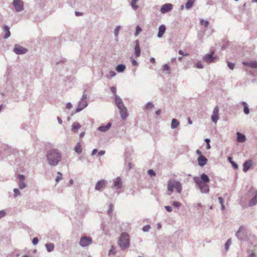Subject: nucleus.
<instances>
[{"label": "nucleus", "instance_id": "50", "mask_svg": "<svg viewBox=\"0 0 257 257\" xmlns=\"http://www.w3.org/2000/svg\"><path fill=\"white\" fill-rule=\"evenodd\" d=\"M119 29H120V27L119 26L116 27V28L115 29L114 34H115V36L116 37H117L118 36V31H119Z\"/></svg>", "mask_w": 257, "mask_h": 257}, {"label": "nucleus", "instance_id": "24", "mask_svg": "<svg viewBox=\"0 0 257 257\" xmlns=\"http://www.w3.org/2000/svg\"><path fill=\"white\" fill-rule=\"evenodd\" d=\"M136 46H135V54H136V56L138 57L140 56V52H141L139 43L138 40H137L136 41Z\"/></svg>", "mask_w": 257, "mask_h": 257}, {"label": "nucleus", "instance_id": "18", "mask_svg": "<svg viewBox=\"0 0 257 257\" xmlns=\"http://www.w3.org/2000/svg\"><path fill=\"white\" fill-rule=\"evenodd\" d=\"M237 139L236 141L238 143H243L246 141V137L245 135L240 133L237 132L236 133Z\"/></svg>", "mask_w": 257, "mask_h": 257}, {"label": "nucleus", "instance_id": "45", "mask_svg": "<svg viewBox=\"0 0 257 257\" xmlns=\"http://www.w3.org/2000/svg\"><path fill=\"white\" fill-rule=\"evenodd\" d=\"M172 205L175 207H177V208H179L181 206V204L179 202H177V201H174L172 203Z\"/></svg>", "mask_w": 257, "mask_h": 257}, {"label": "nucleus", "instance_id": "28", "mask_svg": "<svg viewBox=\"0 0 257 257\" xmlns=\"http://www.w3.org/2000/svg\"><path fill=\"white\" fill-rule=\"evenodd\" d=\"M161 70L166 74H168L170 73V69L169 65H163Z\"/></svg>", "mask_w": 257, "mask_h": 257}, {"label": "nucleus", "instance_id": "9", "mask_svg": "<svg viewBox=\"0 0 257 257\" xmlns=\"http://www.w3.org/2000/svg\"><path fill=\"white\" fill-rule=\"evenodd\" d=\"M88 106L87 101H83L80 100L77 108L75 110L76 113L79 112Z\"/></svg>", "mask_w": 257, "mask_h": 257}, {"label": "nucleus", "instance_id": "51", "mask_svg": "<svg viewBox=\"0 0 257 257\" xmlns=\"http://www.w3.org/2000/svg\"><path fill=\"white\" fill-rule=\"evenodd\" d=\"M109 209L108 210V213L109 214H110L112 212V208H113L112 204H109Z\"/></svg>", "mask_w": 257, "mask_h": 257}, {"label": "nucleus", "instance_id": "31", "mask_svg": "<svg viewBox=\"0 0 257 257\" xmlns=\"http://www.w3.org/2000/svg\"><path fill=\"white\" fill-rule=\"evenodd\" d=\"M18 186L20 189L23 190L27 187V185L25 182L19 181Z\"/></svg>", "mask_w": 257, "mask_h": 257}, {"label": "nucleus", "instance_id": "17", "mask_svg": "<svg viewBox=\"0 0 257 257\" xmlns=\"http://www.w3.org/2000/svg\"><path fill=\"white\" fill-rule=\"evenodd\" d=\"M257 204V191L254 196L248 202V206L253 207Z\"/></svg>", "mask_w": 257, "mask_h": 257}, {"label": "nucleus", "instance_id": "14", "mask_svg": "<svg viewBox=\"0 0 257 257\" xmlns=\"http://www.w3.org/2000/svg\"><path fill=\"white\" fill-rule=\"evenodd\" d=\"M173 8V6L171 4H166L163 5L161 9V12L162 13L164 14L169 11H170Z\"/></svg>", "mask_w": 257, "mask_h": 257}, {"label": "nucleus", "instance_id": "35", "mask_svg": "<svg viewBox=\"0 0 257 257\" xmlns=\"http://www.w3.org/2000/svg\"><path fill=\"white\" fill-rule=\"evenodd\" d=\"M125 68V65H117L116 67V70L118 72H123Z\"/></svg>", "mask_w": 257, "mask_h": 257}, {"label": "nucleus", "instance_id": "22", "mask_svg": "<svg viewBox=\"0 0 257 257\" xmlns=\"http://www.w3.org/2000/svg\"><path fill=\"white\" fill-rule=\"evenodd\" d=\"M166 31V27L164 25H161L159 27V32L158 34V37L161 38L162 37L163 34L165 33Z\"/></svg>", "mask_w": 257, "mask_h": 257}, {"label": "nucleus", "instance_id": "36", "mask_svg": "<svg viewBox=\"0 0 257 257\" xmlns=\"http://www.w3.org/2000/svg\"><path fill=\"white\" fill-rule=\"evenodd\" d=\"M13 191H14V198H17L19 196L21 195V191H20L19 189H18V188H15V189H14Z\"/></svg>", "mask_w": 257, "mask_h": 257}, {"label": "nucleus", "instance_id": "27", "mask_svg": "<svg viewBox=\"0 0 257 257\" xmlns=\"http://www.w3.org/2000/svg\"><path fill=\"white\" fill-rule=\"evenodd\" d=\"M241 104L243 106V112L245 114H248L249 113V109L248 107L247 104L244 102L242 101Z\"/></svg>", "mask_w": 257, "mask_h": 257}, {"label": "nucleus", "instance_id": "59", "mask_svg": "<svg viewBox=\"0 0 257 257\" xmlns=\"http://www.w3.org/2000/svg\"><path fill=\"white\" fill-rule=\"evenodd\" d=\"M20 165L22 166V167H24V166H29V163H27V164L25 163V162H24V163H21V164H20Z\"/></svg>", "mask_w": 257, "mask_h": 257}, {"label": "nucleus", "instance_id": "25", "mask_svg": "<svg viewBox=\"0 0 257 257\" xmlns=\"http://www.w3.org/2000/svg\"><path fill=\"white\" fill-rule=\"evenodd\" d=\"M45 247L48 252H52L54 249V245L53 243H49L45 244Z\"/></svg>", "mask_w": 257, "mask_h": 257}, {"label": "nucleus", "instance_id": "37", "mask_svg": "<svg viewBox=\"0 0 257 257\" xmlns=\"http://www.w3.org/2000/svg\"><path fill=\"white\" fill-rule=\"evenodd\" d=\"M218 201H219V203L221 205V209L222 210H224L225 209V206L224 205V201H223V199L222 197H219L218 198Z\"/></svg>", "mask_w": 257, "mask_h": 257}, {"label": "nucleus", "instance_id": "46", "mask_svg": "<svg viewBox=\"0 0 257 257\" xmlns=\"http://www.w3.org/2000/svg\"><path fill=\"white\" fill-rule=\"evenodd\" d=\"M249 67V68L251 70H252L253 71H254L255 70L257 69V65H247ZM252 74H254V72H252Z\"/></svg>", "mask_w": 257, "mask_h": 257}, {"label": "nucleus", "instance_id": "15", "mask_svg": "<svg viewBox=\"0 0 257 257\" xmlns=\"http://www.w3.org/2000/svg\"><path fill=\"white\" fill-rule=\"evenodd\" d=\"M252 160H248L245 161L243 164V171L244 172H246L250 169V168L252 166Z\"/></svg>", "mask_w": 257, "mask_h": 257}, {"label": "nucleus", "instance_id": "33", "mask_svg": "<svg viewBox=\"0 0 257 257\" xmlns=\"http://www.w3.org/2000/svg\"><path fill=\"white\" fill-rule=\"evenodd\" d=\"M244 229V227L241 226H240L238 231L236 232V233H235V236L238 238V239H240V235H241V232H242L243 231Z\"/></svg>", "mask_w": 257, "mask_h": 257}, {"label": "nucleus", "instance_id": "13", "mask_svg": "<svg viewBox=\"0 0 257 257\" xmlns=\"http://www.w3.org/2000/svg\"><path fill=\"white\" fill-rule=\"evenodd\" d=\"M114 99H115V104L118 109L125 106L124 105V104L122 102V99L119 96L116 95Z\"/></svg>", "mask_w": 257, "mask_h": 257}, {"label": "nucleus", "instance_id": "49", "mask_svg": "<svg viewBox=\"0 0 257 257\" xmlns=\"http://www.w3.org/2000/svg\"><path fill=\"white\" fill-rule=\"evenodd\" d=\"M109 74L110 78H112V77L115 76L116 75V73L115 72V71H112V70H110L109 71Z\"/></svg>", "mask_w": 257, "mask_h": 257}, {"label": "nucleus", "instance_id": "47", "mask_svg": "<svg viewBox=\"0 0 257 257\" xmlns=\"http://www.w3.org/2000/svg\"><path fill=\"white\" fill-rule=\"evenodd\" d=\"M111 92L113 93V94H114V98L115 97V96L116 95H117L116 93V88L114 86L113 87H111Z\"/></svg>", "mask_w": 257, "mask_h": 257}, {"label": "nucleus", "instance_id": "20", "mask_svg": "<svg viewBox=\"0 0 257 257\" xmlns=\"http://www.w3.org/2000/svg\"><path fill=\"white\" fill-rule=\"evenodd\" d=\"M213 53L212 52L209 54H207L204 57V61L208 63H211L213 62V60L214 58L213 57Z\"/></svg>", "mask_w": 257, "mask_h": 257}, {"label": "nucleus", "instance_id": "6", "mask_svg": "<svg viewBox=\"0 0 257 257\" xmlns=\"http://www.w3.org/2000/svg\"><path fill=\"white\" fill-rule=\"evenodd\" d=\"M14 52L18 55L24 54L28 52V49L19 44H16L14 48Z\"/></svg>", "mask_w": 257, "mask_h": 257}, {"label": "nucleus", "instance_id": "61", "mask_svg": "<svg viewBox=\"0 0 257 257\" xmlns=\"http://www.w3.org/2000/svg\"><path fill=\"white\" fill-rule=\"evenodd\" d=\"M97 150L95 149H93L92 153H91V156H94V155H95V154L97 153Z\"/></svg>", "mask_w": 257, "mask_h": 257}, {"label": "nucleus", "instance_id": "48", "mask_svg": "<svg viewBox=\"0 0 257 257\" xmlns=\"http://www.w3.org/2000/svg\"><path fill=\"white\" fill-rule=\"evenodd\" d=\"M39 242L38 238L37 237H34L33 238L32 240V243L33 245H36L38 244Z\"/></svg>", "mask_w": 257, "mask_h": 257}, {"label": "nucleus", "instance_id": "64", "mask_svg": "<svg viewBox=\"0 0 257 257\" xmlns=\"http://www.w3.org/2000/svg\"><path fill=\"white\" fill-rule=\"evenodd\" d=\"M248 257H255V255L252 253L248 255Z\"/></svg>", "mask_w": 257, "mask_h": 257}, {"label": "nucleus", "instance_id": "5", "mask_svg": "<svg viewBox=\"0 0 257 257\" xmlns=\"http://www.w3.org/2000/svg\"><path fill=\"white\" fill-rule=\"evenodd\" d=\"M92 242V238L87 236H82L80 238L79 244L83 247H87L90 245Z\"/></svg>", "mask_w": 257, "mask_h": 257}, {"label": "nucleus", "instance_id": "26", "mask_svg": "<svg viewBox=\"0 0 257 257\" xmlns=\"http://www.w3.org/2000/svg\"><path fill=\"white\" fill-rule=\"evenodd\" d=\"M75 152L78 154H80L82 152V148L80 143H78L74 147Z\"/></svg>", "mask_w": 257, "mask_h": 257}, {"label": "nucleus", "instance_id": "7", "mask_svg": "<svg viewBox=\"0 0 257 257\" xmlns=\"http://www.w3.org/2000/svg\"><path fill=\"white\" fill-rule=\"evenodd\" d=\"M219 118V107L218 106H216L212 111L211 120L214 123H216Z\"/></svg>", "mask_w": 257, "mask_h": 257}, {"label": "nucleus", "instance_id": "53", "mask_svg": "<svg viewBox=\"0 0 257 257\" xmlns=\"http://www.w3.org/2000/svg\"><path fill=\"white\" fill-rule=\"evenodd\" d=\"M142 31L141 28L139 26H137L136 28V35H138Z\"/></svg>", "mask_w": 257, "mask_h": 257}, {"label": "nucleus", "instance_id": "55", "mask_svg": "<svg viewBox=\"0 0 257 257\" xmlns=\"http://www.w3.org/2000/svg\"><path fill=\"white\" fill-rule=\"evenodd\" d=\"M165 208L166 209V210L169 212H171L172 211V208L170 206H165Z\"/></svg>", "mask_w": 257, "mask_h": 257}, {"label": "nucleus", "instance_id": "34", "mask_svg": "<svg viewBox=\"0 0 257 257\" xmlns=\"http://www.w3.org/2000/svg\"><path fill=\"white\" fill-rule=\"evenodd\" d=\"M4 30L6 32V34L5 36H4L5 39H7L10 36V32L9 31V28L7 26H5L4 27Z\"/></svg>", "mask_w": 257, "mask_h": 257}, {"label": "nucleus", "instance_id": "60", "mask_svg": "<svg viewBox=\"0 0 257 257\" xmlns=\"http://www.w3.org/2000/svg\"><path fill=\"white\" fill-rule=\"evenodd\" d=\"M105 154V151L103 150H101L99 152H98V155L99 156H102Z\"/></svg>", "mask_w": 257, "mask_h": 257}, {"label": "nucleus", "instance_id": "41", "mask_svg": "<svg viewBox=\"0 0 257 257\" xmlns=\"http://www.w3.org/2000/svg\"><path fill=\"white\" fill-rule=\"evenodd\" d=\"M25 176L24 175L19 174L18 175L19 181L25 182Z\"/></svg>", "mask_w": 257, "mask_h": 257}, {"label": "nucleus", "instance_id": "32", "mask_svg": "<svg viewBox=\"0 0 257 257\" xmlns=\"http://www.w3.org/2000/svg\"><path fill=\"white\" fill-rule=\"evenodd\" d=\"M195 1V0H188L185 5L186 9H190L192 7Z\"/></svg>", "mask_w": 257, "mask_h": 257}, {"label": "nucleus", "instance_id": "40", "mask_svg": "<svg viewBox=\"0 0 257 257\" xmlns=\"http://www.w3.org/2000/svg\"><path fill=\"white\" fill-rule=\"evenodd\" d=\"M7 215V211L6 210H0V219L2 218L5 217Z\"/></svg>", "mask_w": 257, "mask_h": 257}, {"label": "nucleus", "instance_id": "3", "mask_svg": "<svg viewBox=\"0 0 257 257\" xmlns=\"http://www.w3.org/2000/svg\"><path fill=\"white\" fill-rule=\"evenodd\" d=\"M174 189L178 193L180 194L182 191V184L174 179H170L167 183V190L171 193Z\"/></svg>", "mask_w": 257, "mask_h": 257}, {"label": "nucleus", "instance_id": "30", "mask_svg": "<svg viewBox=\"0 0 257 257\" xmlns=\"http://www.w3.org/2000/svg\"><path fill=\"white\" fill-rule=\"evenodd\" d=\"M154 107V105L151 102H148L145 106V109L146 110H150Z\"/></svg>", "mask_w": 257, "mask_h": 257}, {"label": "nucleus", "instance_id": "62", "mask_svg": "<svg viewBox=\"0 0 257 257\" xmlns=\"http://www.w3.org/2000/svg\"><path fill=\"white\" fill-rule=\"evenodd\" d=\"M57 120H58V123L59 124H61L62 123V119L60 117H57Z\"/></svg>", "mask_w": 257, "mask_h": 257}, {"label": "nucleus", "instance_id": "12", "mask_svg": "<svg viewBox=\"0 0 257 257\" xmlns=\"http://www.w3.org/2000/svg\"><path fill=\"white\" fill-rule=\"evenodd\" d=\"M197 161L198 165L201 167H203L206 164L207 159L204 156L200 155L198 157Z\"/></svg>", "mask_w": 257, "mask_h": 257}, {"label": "nucleus", "instance_id": "58", "mask_svg": "<svg viewBox=\"0 0 257 257\" xmlns=\"http://www.w3.org/2000/svg\"><path fill=\"white\" fill-rule=\"evenodd\" d=\"M179 54L181 55H183V56H188L189 55V54L188 53H184L182 50H180L179 51Z\"/></svg>", "mask_w": 257, "mask_h": 257}, {"label": "nucleus", "instance_id": "2", "mask_svg": "<svg viewBox=\"0 0 257 257\" xmlns=\"http://www.w3.org/2000/svg\"><path fill=\"white\" fill-rule=\"evenodd\" d=\"M46 157L48 163L51 166H56L62 160L61 153L58 149L50 150Z\"/></svg>", "mask_w": 257, "mask_h": 257}, {"label": "nucleus", "instance_id": "43", "mask_svg": "<svg viewBox=\"0 0 257 257\" xmlns=\"http://www.w3.org/2000/svg\"><path fill=\"white\" fill-rule=\"evenodd\" d=\"M151 228V227L150 225H147L144 226L143 227L142 230L144 232H148L150 230Z\"/></svg>", "mask_w": 257, "mask_h": 257}, {"label": "nucleus", "instance_id": "11", "mask_svg": "<svg viewBox=\"0 0 257 257\" xmlns=\"http://www.w3.org/2000/svg\"><path fill=\"white\" fill-rule=\"evenodd\" d=\"M106 181L105 180L102 179L98 181L95 186V189L96 191H100L101 189L106 185Z\"/></svg>", "mask_w": 257, "mask_h": 257}, {"label": "nucleus", "instance_id": "44", "mask_svg": "<svg viewBox=\"0 0 257 257\" xmlns=\"http://www.w3.org/2000/svg\"><path fill=\"white\" fill-rule=\"evenodd\" d=\"M200 23L201 25L204 26L205 27H207L209 25V22L207 21L201 20Z\"/></svg>", "mask_w": 257, "mask_h": 257}, {"label": "nucleus", "instance_id": "57", "mask_svg": "<svg viewBox=\"0 0 257 257\" xmlns=\"http://www.w3.org/2000/svg\"><path fill=\"white\" fill-rule=\"evenodd\" d=\"M72 107V105L70 102H68L66 104V108L68 109H71Z\"/></svg>", "mask_w": 257, "mask_h": 257}, {"label": "nucleus", "instance_id": "10", "mask_svg": "<svg viewBox=\"0 0 257 257\" xmlns=\"http://www.w3.org/2000/svg\"><path fill=\"white\" fill-rule=\"evenodd\" d=\"M13 5L16 11H20L23 9V3L20 0H14Z\"/></svg>", "mask_w": 257, "mask_h": 257}, {"label": "nucleus", "instance_id": "23", "mask_svg": "<svg viewBox=\"0 0 257 257\" xmlns=\"http://www.w3.org/2000/svg\"><path fill=\"white\" fill-rule=\"evenodd\" d=\"M180 124L179 121L176 118H173L172 120L171 123V127L172 129H175L177 128Z\"/></svg>", "mask_w": 257, "mask_h": 257}, {"label": "nucleus", "instance_id": "8", "mask_svg": "<svg viewBox=\"0 0 257 257\" xmlns=\"http://www.w3.org/2000/svg\"><path fill=\"white\" fill-rule=\"evenodd\" d=\"M122 185V181L120 177H117L113 180L112 187L116 190L119 189Z\"/></svg>", "mask_w": 257, "mask_h": 257}, {"label": "nucleus", "instance_id": "52", "mask_svg": "<svg viewBox=\"0 0 257 257\" xmlns=\"http://www.w3.org/2000/svg\"><path fill=\"white\" fill-rule=\"evenodd\" d=\"M148 174L151 176H155V172L153 170H149L148 171Z\"/></svg>", "mask_w": 257, "mask_h": 257}, {"label": "nucleus", "instance_id": "29", "mask_svg": "<svg viewBox=\"0 0 257 257\" xmlns=\"http://www.w3.org/2000/svg\"><path fill=\"white\" fill-rule=\"evenodd\" d=\"M232 243L231 239H228L224 245L225 249L226 251H228L229 249L230 246Z\"/></svg>", "mask_w": 257, "mask_h": 257}, {"label": "nucleus", "instance_id": "39", "mask_svg": "<svg viewBox=\"0 0 257 257\" xmlns=\"http://www.w3.org/2000/svg\"><path fill=\"white\" fill-rule=\"evenodd\" d=\"M62 179V174L60 172L57 173V176L56 178V183H58L61 179Z\"/></svg>", "mask_w": 257, "mask_h": 257}, {"label": "nucleus", "instance_id": "56", "mask_svg": "<svg viewBox=\"0 0 257 257\" xmlns=\"http://www.w3.org/2000/svg\"><path fill=\"white\" fill-rule=\"evenodd\" d=\"M81 100H83V101H87V95L85 93H84L81 99H80Z\"/></svg>", "mask_w": 257, "mask_h": 257}, {"label": "nucleus", "instance_id": "4", "mask_svg": "<svg viewBox=\"0 0 257 257\" xmlns=\"http://www.w3.org/2000/svg\"><path fill=\"white\" fill-rule=\"evenodd\" d=\"M118 244L122 250L127 248L130 245L129 235L125 232L122 233L118 240Z\"/></svg>", "mask_w": 257, "mask_h": 257}, {"label": "nucleus", "instance_id": "63", "mask_svg": "<svg viewBox=\"0 0 257 257\" xmlns=\"http://www.w3.org/2000/svg\"><path fill=\"white\" fill-rule=\"evenodd\" d=\"M157 227L158 229H160L162 227V225L160 223H158L157 224Z\"/></svg>", "mask_w": 257, "mask_h": 257}, {"label": "nucleus", "instance_id": "38", "mask_svg": "<svg viewBox=\"0 0 257 257\" xmlns=\"http://www.w3.org/2000/svg\"><path fill=\"white\" fill-rule=\"evenodd\" d=\"M228 160L229 161V162L232 165V167L236 169L238 168L237 165L233 161H232V158L231 157H228Z\"/></svg>", "mask_w": 257, "mask_h": 257}, {"label": "nucleus", "instance_id": "16", "mask_svg": "<svg viewBox=\"0 0 257 257\" xmlns=\"http://www.w3.org/2000/svg\"><path fill=\"white\" fill-rule=\"evenodd\" d=\"M119 110L121 118L122 119L126 118L128 116V114L127 113V108L126 107L124 106L121 108H119Z\"/></svg>", "mask_w": 257, "mask_h": 257}, {"label": "nucleus", "instance_id": "21", "mask_svg": "<svg viewBox=\"0 0 257 257\" xmlns=\"http://www.w3.org/2000/svg\"><path fill=\"white\" fill-rule=\"evenodd\" d=\"M81 126V125L79 123L77 122H74L72 125V131L74 133H77Z\"/></svg>", "mask_w": 257, "mask_h": 257}, {"label": "nucleus", "instance_id": "42", "mask_svg": "<svg viewBox=\"0 0 257 257\" xmlns=\"http://www.w3.org/2000/svg\"><path fill=\"white\" fill-rule=\"evenodd\" d=\"M138 1V0H132V1L131 6L133 7V8H134L135 9H137L138 8V6L136 5Z\"/></svg>", "mask_w": 257, "mask_h": 257}, {"label": "nucleus", "instance_id": "54", "mask_svg": "<svg viewBox=\"0 0 257 257\" xmlns=\"http://www.w3.org/2000/svg\"><path fill=\"white\" fill-rule=\"evenodd\" d=\"M115 252H114V247L112 246L111 248L110 249L109 251V255H110L111 254H114Z\"/></svg>", "mask_w": 257, "mask_h": 257}, {"label": "nucleus", "instance_id": "19", "mask_svg": "<svg viewBox=\"0 0 257 257\" xmlns=\"http://www.w3.org/2000/svg\"><path fill=\"white\" fill-rule=\"evenodd\" d=\"M111 124L108 123L106 125H101L97 128V130L101 132H107L111 127Z\"/></svg>", "mask_w": 257, "mask_h": 257}, {"label": "nucleus", "instance_id": "1", "mask_svg": "<svg viewBox=\"0 0 257 257\" xmlns=\"http://www.w3.org/2000/svg\"><path fill=\"white\" fill-rule=\"evenodd\" d=\"M193 180L202 193L206 194L209 192L210 189L207 183L210 181V179L206 174H202L200 178L195 176L193 177Z\"/></svg>", "mask_w": 257, "mask_h": 257}]
</instances>
